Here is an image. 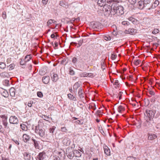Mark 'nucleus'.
Wrapping results in <instances>:
<instances>
[{"instance_id":"nucleus-1","label":"nucleus","mask_w":160,"mask_h":160,"mask_svg":"<svg viewBox=\"0 0 160 160\" xmlns=\"http://www.w3.org/2000/svg\"><path fill=\"white\" fill-rule=\"evenodd\" d=\"M116 3H113L112 5V7L113 8L112 10L113 11V13L112 14L114 15L117 13L118 15H121L124 13V11L123 7L121 6H117Z\"/></svg>"},{"instance_id":"nucleus-2","label":"nucleus","mask_w":160,"mask_h":160,"mask_svg":"<svg viewBox=\"0 0 160 160\" xmlns=\"http://www.w3.org/2000/svg\"><path fill=\"white\" fill-rule=\"evenodd\" d=\"M74 145H73L71 147H68L66 149V154L67 157L70 159H72L75 156L74 151L73 149L75 148Z\"/></svg>"},{"instance_id":"nucleus-3","label":"nucleus","mask_w":160,"mask_h":160,"mask_svg":"<svg viewBox=\"0 0 160 160\" xmlns=\"http://www.w3.org/2000/svg\"><path fill=\"white\" fill-rule=\"evenodd\" d=\"M146 112L147 114L146 119H148L150 120H153L156 111L153 110H146Z\"/></svg>"},{"instance_id":"nucleus-4","label":"nucleus","mask_w":160,"mask_h":160,"mask_svg":"<svg viewBox=\"0 0 160 160\" xmlns=\"http://www.w3.org/2000/svg\"><path fill=\"white\" fill-rule=\"evenodd\" d=\"M103 6V10H104L105 12H107L108 14L113 13V11L112 10L113 8L112 7V6L105 4Z\"/></svg>"},{"instance_id":"nucleus-5","label":"nucleus","mask_w":160,"mask_h":160,"mask_svg":"<svg viewBox=\"0 0 160 160\" xmlns=\"http://www.w3.org/2000/svg\"><path fill=\"white\" fill-rule=\"evenodd\" d=\"M47 158L46 153L43 152L39 153L37 157V160H47Z\"/></svg>"},{"instance_id":"nucleus-6","label":"nucleus","mask_w":160,"mask_h":160,"mask_svg":"<svg viewBox=\"0 0 160 160\" xmlns=\"http://www.w3.org/2000/svg\"><path fill=\"white\" fill-rule=\"evenodd\" d=\"M45 130L43 128H39L37 129V127H36L35 129V132L36 133H38V135L41 137H43L45 136Z\"/></svg>"},{"instance_id":"nucleus-7","label":"nucleus","mask_w":160,"mask_h":160,"mask_svg":"<svg viewBox=\"0 0 160 160\" xmlns=\"http://www.w3.org/2000/svg\"><path fill=\"white\" fill-rule=\"evenodd\" d=\"M137 32V30L133 28H129L128 30H125L124 33L126 34H130L131 35L135 34Z\"/></svg>"},{"instance_id":"nucleus-8","label":"nucleus","mask_w":160,"mask_h":160,"mask_svg":"<svg viewBox=\"0 0 160 160\" xmlns=\"http://www.w3.org/2000/svg\"><path fill=\"white\" fill-rule=\"evenodd\" d=\"M0 117L2 118V122L3 125L4 126L5 128L8 127L7 119L8 117L5 115H2L0 116Z\"/></svg>"},{"instance_id":"nucleus-9","label":"nucleus","mask_w":160,"mask_h":160,"mask_svg":"<svg viewBox=\"0 0 160 160\" xmlns=\"http://www.w3.org/2000/svg\"><path fill=\"white\" fill-rule=\"evenodd\" d=\"M9 122L13 124H17L18 123V120L15 116H12L9 118Z\"/></svg>"},{"instance_id":"nucleus-10","label":"nucleus","mask_w":160,"mask_h":160,"mask_svg":"<svg viewBox=\"0 0 160 160\" xmlns=\"http://www.w3.org/2000/svg\"><path fill=\"white\" fill-rule=\"evenodd\" d=\"M31 58V55H27L25 58V61H22V59L21 60V61L20 62V65H24L25 63L29 61Z\"/></svg>"},{"instance_id":"nucleus-11","label":"nucleus","mask_w":160,"mask_h":160,"mask_svg":"<svg viewBox=\"0 0 160 160\" xmlns=\"http://www.w3.org/2000/svg\"><path fill=\"white\" fill-rule=\"evenodd\" d=\"M62 142L64 145L68 146L70 145L71 143V141L69 138L68 137H66L63 139Z\"/></svg>"},{"instance_id":"nucleus-12","label":"nucleus","mask_w":160,"mask_h":160,"mask_svg":"<svg viewBox=\"0 0 160 160\" xmlns=\"http://www.w3.org/2000/svg\"><path fill=\"white\" fill-rule=\"evenodd\" d=\"M0 92L2 95L5 98H7L9 96L8 92L2 88H0Z\"/></svg>"},{"instance_id":"nucleus-13","label":"nucleus","mask_w":160,"mask_h":160,"mask_svg":"<svg viewBox=\"0 0 160 160\" xmlns=\"http://www.w3.org/2000/svg\"><path fill=\"white\" fill-rule=\"evenodd\" d=\"M91 24L92 25V28L94 29L99 28V27L101 25V24L99 22H92Z\"/></svg>"},{"instance_id":"nucleus-14","label":"nucleus","mask_w":160,"mask_h":160,"mask_svg":"<svg viewBox=\"0 0 160 160\" xmlns=\"http://www.w3.org/2000/svg\"><path fill=\"white\" fill-rule=\"evenodd\" d=\"M145 119L146 121L144 123L145 126L148 128L151 127L152 126V123H153V120H150L148 119Z\"/></svg>"},{"instance_id":"nucleus-15","label":"nucleus","mask_w":160,"mask_h":160,"mask_svg":"<svg viewBox=\"0 0 160 160\" xmlns=\"http://www.w3.org/2000/svg\"><path fill=\"white\" fill-rule=\"evenodd\" d=\"M32 140L33 142V145L35 148L36 149H39L40 148V146L39 144V142L32 138Z\"/></svg>"},{"instance_id":"nucleus-16","label":"nucleus","mask_w":160,"mask_h":160,"mask_svg":"<svg viewBox=\"0 0 160 160\" xmlns=\"http://www.w3.org/2000/svg\"><path fill=\"white\" fill-rule=\"evenodd\" d=\"M104 153L106 155L109 156L110 155V151L109 148L108 146H105L103 147Z\"/></svg>"},{"instance_id":"nucleus-17","label":"nucleus","mask_w":160,"mask_h":160,"mask_svg":"<svg viewBox=\"0 0 160 160\" xmlns=\"http://www.w3.org/2000/svg\"><path fill=\"white\" fill-rule=\"evenodd\" d=\"M24 158L25 160H30L31 159L30 153L28 152L23 153Z\"/></svg>"},{"instance_id":"nucleus-18","label":"nucleus","mask_w":160,"mask_h":160,"mask_svg":"<svg viewBox=\"0 0 160 160\" xmlns=\"http://www.w3.org/2000/svg\"><path fill=\"white\" fill-rule=\"evenodd\" d=\"M138 8L140 9H143L144 7H146V5H145L143 1H140L138 2Z\"/></svg>"},{"instance_id":"nucleus-19","label":"nucleus","mask_w":160,"mask_h":160,"mask_svg":"<svg viewBox=\"0 0 160 160\" xmlns=\"http://www.w3.org/2000/svg\"><path fill=\"white\" fill-rule=\"evenodd\" d=\"M30 137L27 134H24L22 136V138L24 142H27L29 141V139Z\"/></svg>"},{"instance_id":"nucleus-20","label":"nucleus","mask_w":160,"mask_h":160,"mask_svg":"<svg viewBox=\"0 0 160 160\" xmlns=\"http://www.w3.org/2000/svg\"><path fill=\"white\" fill-rule=\"evenodd\" d=\"M50 80V78L49 76H44L42 78V82L45 84H48Z\"/></svg>"},{"instance_id":"nucleus-21","label":"nucleus","mask_w":160,"mask_h":160,"mask_svg":"<svg viewBox=\"0 0 160 160\" xmlns=\"http://www.w3.org/2000/svg\"><path fill=\"white\" fill-rule=\"evenodd\" d=\"M106 3V0H98V4L101 7L105 5Z\"/></svg>"},{"instance_id":"nucleus-22","label":"nucleus","mask_w":160,"mask_h":160,"mask_svg":"<svg viewBox=\"0 0 160 160\" xmlns=\"http://www.w3.org/2000/svg\"><path fill=\"white\" fill-rule=\"evenodd\" d=\"M0 76L3 78H9L10 75L9 73L6 72H4L0 73Z\"/></svg>"},{"instance_id":"nucleus-23","label":"nucleus","mask_w":160,"mask_h":160,"mask_svg":"<svg viewBox=\"0 0 160 160\" xmlns=\"http://www.w3.org/2000/svg\"><path fill=\"white\" fill-rule=\"evenodd\" d=\"M15 89L13 88H11L10 89V95L12 97H15Z\"/></svg>"},{"instance_id":"nucleus-24","label":"nucleus","mask_w":160,"mask_h":160,"mask_svg":"<svg viewBox=\"0 0 160 160\" xmlns=\"http://www.w3.org/2000/svg\"><path fill=\"white\" fill-rule=\"evenodd\" d=\"M148 139L149 140H152L157 137V136L154 134L148 133Z\"/></svg>"},{"instance_id":"nucleus-25","label":"nucleus","mask_w":160,"mask_h":160,"mask_svg":"<svg viewBox=\"0 0 160 160\" xmlns=\"http://www.w3.org/2000/svg\"><path fill=\"white\" fill-rule=\"evenodd\" d=\"M78 94L80 98L82 99L84 98V93L83 92L81 88L79 89Z\"/></svg>"},{"instance_id":"nucleus-26","label":"nucleus","mask_w":160,"mask_h":160,"mask_svg":"<svg viewBox=\"0 0 160 160\" xmlns=\"http://www.w3.org/2000/svg\"><path fill=\"white\" fill-rule=\"evenodd\" d=\"M59 5L66 8H68V5L67 3H64L63 1H61L60 2Z\"/></svg>"},{"instance_id":"nucleus-27","label":"nucleus","mask_w":160,"mask_h":160,"mask_svg":"<svg viewBox=\"0 0 160 160\" xmlns=\"http://www.w3.org/2000/svg\"><path fill=\"white\" fill-rule=\"evenodd\" d=\"M58 76L56 74H54L52 77V79L53 82H56L58 80Z\"/></svg>"},{"instance_id":"nucleus-28","label":"nucleus","mask_w":160,"mask_h":160,"mask_svg":"<svg viewBox=\"0 0 160 160\" xmlns=\"http://www.w3.org/2000/svg\"><path fill=\"white\" fill-rule=\"evenodd\" d=\"M20 127L24 131H27L28 128L27 126L23 124H21L20 125Z\"/></svg>"},{"instance_id":"nucleus-29","label":"nucleus","mask_w":160,"mask_h":160,"mask_svg":"<svg viewBox=\"0 0 160 160\" xmlns=\"http://www.w3.org/2000/svg\"><path fill=\"white\" fill-rule=\"evenodd\" d=\"M75 156L80 157L81 156V153L78 150H74Z\"/></svg>"},{"instance_id":"nucleus-30","label":"nucleus","mask_w":160,"mask_h":160,"mask_svg":"<svg viewBox=\"0 0 160 160\" xmlns=\"http://www.w3.org/2000/svg\"><path fill=\"white\" fill-rule=\"evenodd\" d=\"M124 108L121 105H120L118 108V111L119 112L121 113L122 111H124Z\"/></svg>"},{"instance_id":"nucleus-31","label":"nucleus","mask_w":160,"mask_h":160,"mask_svg":"<svg viewBox=\"0 0 160 160\" xmlns=\"http://www.w3.org/2000/svg\"><path fill=\"white\" fill-rule=\"evenodd\" d=\"M6 67V64L3 62H0V68L3 69Z\"/></svg>"},{"instance_id":"nucleus-32","label":"nucleus","mask_w":160,"mask_h":160,"mask_svg":"<svg viewBox=\"0 0 160 160\" xmlns=\"http://www.w3.org/2000/svg\"><path fill=\"white\" fill-rule=\"evenodd\" d=\"M80 87L79 84L77 82L75 83L73 86V89L74 90H77L78 88Z\"/></svg>"},{"instance_id":"nucleus-33","label":"nucleus","mask_w":160,"mask_h":160,"mask_svg":"<svg viewBox=\"0 0 160 160\" xmlns=\"http://www.w3.org/2000/svg\"><path fill=\"white\" fill-rule=\"evenodd\" d=\"M56 21H55L54 20L52 19H50L47 22V26H49L52 23H54Z\"/></svg>"},{"instance_id":"nucleus-34","label":"nucleus","mask_w":160,"mask_h":160,"mask_svg":"<svg viewBox=\"0 0 160 160\" xmlns=\"http://www.w3.org/2000/svg\"><path fill=\"white\" fill-rule=\"evenodd\" d=\"M3 84L6 86H8L10 85L9 81L8 80H5L3 82Z\"/></svg>"},{"instance_id":"nucleus-35","label":"nucleus","mask_w":160,"mask_h":160,"mask_svg":"<svg viewBox=\"0 0 160 160\" xmlns=\"http://www.w3.org/2000/svg\"><path fill=\"white\" fill-rule=\"evenodd\" d=\"M40 117L43 118L44 120L48 121V120L50 118L49 117L46 116L45 115H41Z\"/></svg>"},{"instance_id":"nucleus-36","label":"nucleus","mask_w":160,"mask_h":160,"mask_svg":"<svg viewBox=\"0 0 160 160\" xmlns=\"http://www.w3.org/2000/svg\"><path fill=\"white\" fill-rule=\"evenodd\" d=\"M145 5H146V7L147 6V5L151 3V0H144L143 1Z\"/></svg>"},{"instance_id":"nucleus-37","label":"nucleus","mask_w":160,"mask_h":160,"mask_svg":"<svg viewBox=\"0 0 160 160\" xmlns=\"http://www.w3.org/2000/svg\"><path fill=\"white\" fill-rule=\"evenodd\" d=\"M55 128L56 127L55 126H53L52 128H50L49 129V132L51 133H53L54 132Z\"/></svg>"},{"instance_id":"nucleus-38","label":"nucleus","mask_w":160,"mask_h":160,"mask_svg":"<svg viewBox=\"0 0 160 160\" xmlns=\"http://www.w3.org/2000/svg\"><path fill=\"white\" fill-rule=\"evenodd\" d=\"M68 63V61L66 58H64L61 61V63L62 64L66 65Z\"/></svg>"},{"instance_id":"nucleus-39","label":"nucleus","mask_w":160,"mask_h":160,"mask_svg":"<svg viewBox=\"0 0 160 160\" xmlns=\"http://www.w3.org/2000/svg\"><path fill=\"white\" fill-rule=\"evenodd\" d=\"M68 98L70 99L71 100H74V99L75 98L73 96V95H72L71 94L69 93L68 94Z\"/></svg>"},{"instance_id":"nucleus-40","label":"nucleus","mask_w":160,"mask_h":160,"mask_svg":"<svg viewBox=\"0 0 160 160\" xmlns=\"http://www.w3.org/2000/svg\"><path fill=\"white\" fill-rule=\"evenodd\" d=\"M69 74L71 75H73L75 74V72L71 68L69 69Z\"/></svg>"},{"instance_id":"nucleus-41","label":"nucleus","mask_w":160,"mask_h":160,"mask_svg":"<svg viewBox=\"0 0 160 160\" xmlns=\"http://www.w3.org/2000/svg\"><path fill=\"white\" fill-rule=\"evenodd\" d=\"M122 24L124 26H128L130 24V23L129 22L127 21H123L122 22Z\"/></svg>"},{"instance_id":"nucleus-42","label":"nucleus","mask_w":160,"mask_h":160,"mask_svg":"<svg viewBox=\"0 0 160 160\" xmlns=\"http://www.w3.org/2000/svg\"><path fill=\"white\" fill-rule=\"evenodd\" d=\"M141 61L139 59L137 60L134 61L133 63L136 66L138 65L140 62Z\"/></svg>"},{"instance_id":"nucleus-43","label":"nucleus","mask_w":160,"mask_h":160,"mask_svg":"<svg viewBox=\"0 0 160 160\" xmlns=\"http://www.w3.org/2000/svg\"><path fill=\"white\" fill-rule=\"evenodd\" d=\"M14 64H11L9 66H7V67H9V70H12L14 68Z\"/></svg>"},{"instance_id":"nucleus-44","label":"nucleus","mask_w":160,"mask_h":160,"mask_svg":"<svg viewBox=\"0 0 160 160\" xmlns=\"http://www.w3.org/2000/svg\"><path fill=\"white\" fill-rule=\"evenodd\" d=\"M37 96L39 98H42L43 97V94L41 92H37Z\"/></svg>"},{"instance_id":"nucleus-45","label":"nucleus","mask_w":160,"mask_h":160,"mask_svg":"<svg viewBox=\"0 0 160 160\" xmlns=\"http://www.w3.org/2000/svg\"><path fill=\"white\" fill-rule=\"evenodd\" d=\"M159 32V30L158 29H154L152 32V33L154 34L158 33Z\"/></svg>"},{"instance_id":"nucleus-46","label":"nucleus","mask_w":160,"mask_h":160,"mask_svg":"<svg viewBox=\"0 0 160 160\" xmlns=\"http://www.w3.org/2000/svg\"><path fill=\"white\" fill-rule=\"evenodd\" d=\"M2 16L4 19H5L7 18L6 12L5 11L3 12L2 13Z\"/></svg>"},{"instance_id":"nucleus-47","label":"nucleus","mask_w":160,"mask_h":160,"mask_svg":"<svg viewBox=\"0 0 160 160\" xmlns=\"http://www.w3.org/2000/svg\"><path fill=\"white\" fill-rule=\"evenodd\" d=\"M77 62V59L76 57H74L72 60V62L73 63L75 64Z\"/></svg>"},{"instance_id":"nucleus-48","label":"nucleus","mask_w":160,"mask_h":160,"mask_svg":"<svg viewBox=\"0 0 160 160\" xmlns=\"http://www.w3.org/2000/svg\"><path fill=\"white\" fill-rule=\"evenodd\" d=\"M159 4V2L158 0H156L153 3V4L156 7H157Z\"/></svg>"},{"instance_id":"nucleus-49","label":"nucleus","mask_w":160,"mask_h":160,"mask_svg":"<svg viewBox=\"0 0 160 160\" xmlns=\"http://www.w3.org/2000/svg\"><path fill=\"white\" fill-rule=\"evenodd\" d=\"M117 58V55H115L114 54H112L111 56L112 59L113 60L116 59Z\"/></svg>"},{"instance_id":"nucleus-50","label":"nucleus","mask_w":160,"mask_h":160,"mask_svg":"<svg viewBox=\"0 0 160 160\" xmlns=\"http://www.w3.org/2000/svg\"><path fill=\"white\" fill-rule=\"evenodd\" d=\"M128 19L129 21H132V22L133 23H134V22L135 21V20L134 18H133L132 17H130L128 18Z\"/></svg>"},{"instance_id":"nucleus-51","label":"nucleus","mask_w":160,"mask_h":160,"mask_svg":"<svg viewBox=\"0 0 160 160\" xmlns=\"http://www.w3.org/2000/svg\"><path fill=\"white\" fill-rule=\"evenodd\" d=\"M82 42H83V39H82V40H79V41L78 43V46L77 47H80L81 46L82 44Z\"/></svg>"},{"instance_id":"nucleus-52","label":"nucleus","mask_w":160,"mask_h":160,"mask_svg":"<svg viewBox=\"0 0 160 160\" xmlns=\"http://www.w3.org/2000/svg\"><path fill=\"white\" fill-rule=\"evenodd\" d=\"M111 37L109 36H106L105 37V38L104 39L106 40H111Z\"/></svg>"},{"instance_id":"nucleus-53","label":"nucleus","mask_w":160,"mask_h":160,"mask_svg":"<svg viewBox=\"0 0 160 160\" xmlns=\"http://www.w3.org/2000/svg\"><path fill=\"white\" fill-rule=\"evenodd\" d=\"M87 73L86 72H83L80 74V76L83 77H87Z\"/></svg>"},{"instance_id":"nucleus-54","label":"nucleus","mask_w":160,"mask_h":160,"mask_svg":"<svg viewBox=\"0 0 160 160\" xmlns=\"http://www.w3.org/2000/svg\"><path fill=\"white\" fill-rule=\"evenodd\" d=\"M156 7L153 4H152L151 7L148 8V9L150 10L152 9L155 8Z\"/></svg>"},{"instance_id":"nucleus-55","label":"nucleus","mask_w":160,"mask_h":160,"mask_svg":"<svg viewBox=\"0 0 160 160\" xmlns=\"http://www.w3.org/2000/svg\"><path fill=\"white\" fill-rule=\"evenodd\" d=\"M32 103H33V102L32 101H30V102H28V106L29 107H32Z\"/></svg>"},{"instance_id":"nucleus-56","label":"nucleus","mask_w":160,"mask_h":160,"mask_svg":"<svg viewBox=\"0 0 160 160\" xmlns=\"http://www.w3.org/2000/svg\"><path fill=\"white\" fill-rule=\"evenodd\" d=\"M0 132L3 133L4 132V130L2 125H0Z\"/></svg>"},{"instance_id":"nucleus-57","label":"nucleus","mask_w":160,"mask_h":160,"mask_svg":"<svg viewBox=\"0 0 160 160\" xmlns=\"http://www.w3.org/2000/svg\"><path fill=\"white\" fill-rule=\"evenodd\" d=\"M61 130L62 132H65L67 130V129L65 127H62L61 128Z\"/></svg>"},{"instance_id":"nucleus-58","label":"nucleus","mask_w":160,"mask_h":160,"mask_svg":"<svg viewBox=\"0 0 160 160\" xmlns=\"http://www.w3.org/2000/svg\"><path fill=\"white\" fill-rule=\"evenodd\" d=\"M12 140L17 145H19V143L17 140H14L13 139H12Z\"/></svg>"},{"instance_id":"nucleus-59","label":"nucleus","mask_w":160,"mask_h":160,"mask_svg":"<svg viewBox=\"0 0 160 160\" xmlns=\"http://www.w3.org/2000/svg\"><path fill=\"white\" fill-rule=\"evenodd\" d=\"M118 83V81L117 80H115L114 82V84L116 85H117V86H118V85L119 84Z\"/></svg>"},{"instance_id":"nucleus-60","label":"nucleus","mask_w":160,"mask_h":160,"mask_svg":"<svg viewBox=\"0 0 160 160\" xmlns=\"http://www.w3.org/2000/svg\"><path fill=\"white\" fill-rule=\"evenodd\" d=\"M54 160H61L60 158L58 156H55L54 157Z\"/></svg>"},{"instance_id":"nucleus-61","label":"nucleus","mask_w":160,"mask_h":160,"mask_svg":"<svg viewBox=\"0 0 160 160\" xmlns=\"http://www.w3.org/2000/svg\"><path fill=\"white\" fill-rule=\"evenodd\" d=\"M48 1V0H42V2L43 3V4L46 5L47 4Z\"/></svg>"},{"instance_id":"nucleus-62","label":"nucleus","mask_w":160,"mask_h":160,"mask_svg":"<svg viewBox=\"0 0 160 160\" xmlns=\"http://www.w3.org/2000/svg\"><path fill=\"white\" fill-rule=\"evenodd\" d=\"M97 113L99 115H102V112L101 111H100V110H98L97 112Z\"/></svg>"},{"instance_id":"nucleus-63","label":"nucleus","mask_w":160,"mask_h":160,"mask_svg":"<svg viewBox=\"0 0 160 160\" xmlns=\"http://www.w3.org/2000/svg\"><path fill=\"white\" fill-rule=\"evenodd\" d=\"M129 1L131 2L132 4H134L136 2V0H128Z\"/></svg>"},{"instance_id":"nucleus-64","label":"nucleus","mask_w":160,"mask_h":160,"mask_svg":"<svg viewBox=\"0 0 160 160\" xmlns=\"http://www.w3.org/2000/svg\"><path fill=\"white\" fill-rule=\"evenodd\" d=\"M93 105H94L93 106H92V108L93 110H95L96 109V105L95 104H94Z\"/></svg>"}]
</instances>
